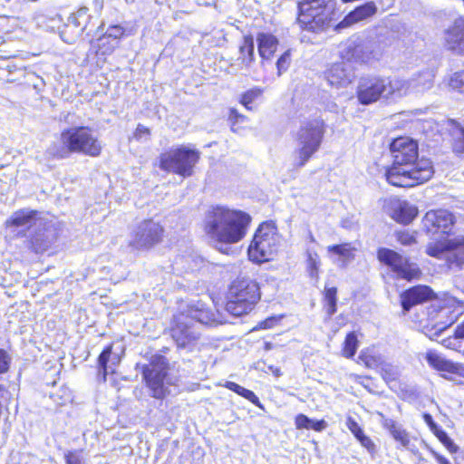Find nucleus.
Instances as JSON below:
<instances>
[{"mask_svg": "<svg viewBox=\"0 0 464 464\" xmlns=\"http://www.w3.org/2000/svg\"><path fill=\"white\" fill-rule=\"evenodd\" d=\"M393 163L387 169V181L396 187L411 188L430 180L434 169L430 160L419 159L418 143L406 137L395 139L390 146Z\"/></svg>", "mask_w": 464, "mask_h": 464, "instance_id": "nucleus-1", "label": "nucleus"}, {"mask_svg": "<svg viewBox=\"0 0 464 464\" xmlns=\"http://www.w3.org/2000/svg\"><path fill=\"white\" fill-rule=\"evenodd\" d=\"M250 222L251 217L242 210L214 206L205 214L204 229L210 239L221 245L219 251L226 253L222 246L241 241Z\"/></svg>", "mask_w": 464, "mask_h": 464, "instance_id": "nucleus-2", "label": "nucleus"}, {"mask_svg": "<svg viewBox=\"0 0 464 464\" xmlns=\"http://www.w3.org/2000/svg\"><path fill=\"white\" fill-rule=\"evenodd\" d=\"M410 83L397 77L365 74L359 78L356 97L360 104L370 105L380 100L401 98L408 94Z\"/></svg>", "mask_w": 464, "mask_h": 464, "instance_id": "nucleus-3", "label": "nucleus"}, {"mask_svg": "<svg viewBox=\"0 0 464 464\" xmlns=\"http://www.w3.org/2000/svg\"><path fill=\"white\" fill-rule=\"evenodd\" d=\"M335 7L334 0H301L296 23L302 30L322 33L331 26Z\"/></svg>", "mask_w": 464, "mask_h": 464, "instance_id": "nucleus-4", "label": "nucleus"}, {"mask_svg": "<svg viewBox=\"0 0 464 464\" xmlns=\"http://www.w3.org/2000/svg\"><path fill=\"white\" fill-rule=\"evenodd\" d=\"M261 297L258 284L250 278L235 280L229 288L226 310L234 316L248 314Z\"/></svg>", "mask_w": 464, "mask_h": 464, "instance_id": "nucleus-5", "label": "nucleus"}, {"mask_svg": "<svg viewBox=\"0 0 464 464\" xmlns=\"http://www.w3.org/2000/svg\"><path fill=\"white\" fill-rule=\"evenodd\" d=\"M324 132V122L321 119H314L301 125L296 133L297 148L293 162L295 168L304 167L319 150Z\"/></svg>", "mask_w": 464, "mask_h": 464, "instance_id": "nucleus-6", "label": "nucleus"}, {"mask_svg": "<svg viewBox=\"0 0 464 464\" xmlns=\"http://www.w3.org/2000/svg\"><path fill=\"white\" fill-rule=\"evenodd\" d=\"M279 236L273 222L261 224L256 231L248 247L249 259L255 263H263L272 258L277 251Z\"/></svg>", "mask_w": 464, "mask_h": 464, "instance_id": "nucleus-7", "label": "nucleus"}, {"mask_svg": "<svg viewBox=\"0 0 464 464\" xmlns=\"http://www.w3.org/2000/svg\"><path fill=\"white\" fill-rule=\"evenodd\" d=\"M198 160V150L180 147L160 154L159 167L164 171L187 178L193 174V169Z\"/></svg>", "mask_w": 464, "mask_h": 464, "instance_id": "nucleus-8", "label": "nucleus"}, {"mask_svg": "<svg viewBox=\"0 0 464 464\" xmlns=\"http://www.w3.org/2000/svg\"><path fill=\"white\" fill-rule=\"evenodd\" d=\"M62 140L69 145L72 152H80L91 157L101 154L102 146L89 127H72L62 132Z\"/></svg>", "mask_w": 464, "mask_h": 464, "instance_id": "nucleus-9", "label": "nucleus"}, {"mask_svg": "<svg viewBox=\"0 0 464 464\" xmlns=\"http://www.w3.org/2000/svg\"><path fill=\"white\" fill-rule=\"evenodd\" d=\"M163 227L151 219L140 222L130 235L129 246L137 250L149 249L160 242Z\"/></svg>", "mask_w": 464, "mask_h": 464, "instance_id": "nucleus-10", "label": "nucleus"}, {"mask_svg": "<svg viewBox=\"0 0 464 464\" xmlns=\"http://www.w3.org/2000/svg\"><path fill=\"white\" fill-rule=\"evenodd\" d=\"M342 60L351 63H367L374 58L373 43L358 36L349 38L340 47Z\"/></svg>", "mask_w": 464, "mask_h": 464, "instance_id": "nucleus-11", "label": "nucleus"}, {"mask_svg": "<svg viewBox=\"0 0 464 464\" xmlns=\"http://www.w3.org/2000/svg\"><path fill=\"white\" fill-rule=\"evenodd\" d=\"M377 257L381 263L390 266L399 278L411 280L420 274L416 264L411 263L394 250L381 247L377 251Z\"/></svg>", "mask_w": 464, "mask_h": 464, "instance_id": "nucleus-12", "label": "nucleus"}, {"mask_svg": "<svg viewBox=\"0 0 464 464\" xmlns=\"http://www.w3.org/2000/svg\"><path fill=\"white\" fill-rule=\"evenodd\" d=\"M176 324L171 329V336L178 347L189 348L199 337V332L194 323L188 316L180 314L176 317Z\"/></svg>", "mask_w": 464, "mask_h": 464, "instance_id": "nucleus-13", "label": "nucleus"}, {"mask_svg": "<svg viewBox=\"0 0 464 464\" xmlns=\"http://www.w3.org/2000/svg\"><path fill=\"white\" fill-rule=\"evenodd\" d=\"M423 227L428 234H449L454 224L453 216L447 210L428 211L422 219Z\"/></svg>", "mask_w": 464, "mask_h": 464, "instance_id": "nucleus-14", "label": "nucleus"}, {"mask_svg": "<svg viewBox=\"0 0 464 464\" xmlns=\"http://www.w3.org/2000/svg\"><path fill=\"white\" fill-rule=\"evenodd\" d=\"M325 78L332 86L345 87L355 79V69L352 64L342 60L331 65L325 72Z\"/></svg>", "mask_w": 464, "mask_h": 464, "instance_id": "nucleus-15", "label": "nucleus"}, {"mask_svg": "<svg viewBox=\"0 0 464 464\" xmlns=\"http://www.w3.org/2000/svg\"><path fill=\"white\" fill-rule=\"evenodd\" d=\"M445 47L457 53H464V18H456L444 31Z\"/></svg>", "mask_w": 464, "mask_h": 464, "instance_id": "nucleus-16", "label": "nucleus"}, {"mask_svg": "<svg viewBox=\"0 0 464 464\" xmlns=\"http://www.w3.org/2000/svg\"><path fill=\"white\" fill-rule=\"evenodd\" d=\"M436 298V294L428 285H419L413 286L401 295V303L405 313L419 304Z\"/></svg>", "mask_w": 464, "mask_h": 464, "instance_id": "nucleus-17", "label": "nucleus"}, {"mask_svg": "<svg viewBox=\"0 0 464 464\" xmlns=\"http://www.w3.org/2000/svg\"><path fill=\"white\" fill-rule=\"evenodd\" d=\"M387 208L392 218L404 225L410 224L418 215L417 207L406 200L391 199Z\"/></svg>", "mask_w": 464, "mask_h": 464, "instance_id": "nucleus-18", "label": "nucleus"}, {"mask_svg": "<svg viewBox=\"0 0 464 464\" xmlns=\"http://www.w3.org/2000/svg\"><path fill=\"white\" fill-rule=\"evenodd\" d=\"M377 6L373 1L366 2L348 13L337 24L336 28L341 29L351 26L359 22L367 20L377 13Z\"/></svg>", "mask_w": 464, "mask_h": 464, "instance_id": "nucleus-19", "label": "nucleus"}, {"mask_svg": "<svg viewBox=\"0 0 464 464\" xmlns=\"http://www.w3.org/2000/svg\"><path fill=\"white\" fill-rule=\"evenodd\" d=\"M121 355L113 350V344L106 346L98 358L99 372L102 377L117 374Z\"/></svg>", "mask_w": 464, "mask_h": 464, "instance_id": "nucleus-20", "label": "nucleus"}, {"mask_svg": "<svg viewBox=\"0 0 464 464\" xmlns=\"http://www.w3.org/2000/svg\"><path fill=\"white\" fill-rule=\"evenodd\" d=\"M136 368L141 369L142 377H167L170 366L165 356L155 354L150 363H137Z\"/></svg>", "mask_w": 464, "mask_h": 464, "instance_id": "nucleus-21", "label": "nucleus"}, {"mask_svg": "<svg viewBox=\"0 0 464 464\" xmlns=\"http://www.w3.org/2000/svg\"><path fill=\"white\" fill-rule=\"evenodd\" d=\"M183 314L185 316H188V320L194 323L196 326L197 324L205 325H216L218 324L216 314L201 303L189 305Z\"/></svg>", "mask_w": 464, "mask_h": 464, "instance_id": "nucleus-22", "label": "nucleus"}, {"mask_svg": "<svg viewBox=\"0 0 464 464\" xmlns=\"http://www.w3.org/2000/svg\"><path fill=\"white\" fill-rule=\"evenodd\" d=\"M382 425L401 448L414 452V446L411 443V435L401 424H399L392 419L383 418Z\"/></svg>", "mask_w": 464, "mask_h": 464, "instance_id": "nucleus-23", "label": "nucleus"}, {"mask_svg": "<svg viewBox=\"0 0 464 464\" xmlns=\"http://www.w3.org/2000/svg\"><path fill=\"white\" fill-rule=\"evenodd\" d=\"M87 27V23L72 14L67 20L64 30L61 32V37L65 43L72 44L80 37Z\"/></svg>", "mask_w": 464, "mask_h": 464, "instance_id": "nucleus-24", "label": "nucleus"}, {"mask_svg": "<svg viewBox=\"0 0 464 464\" xmlns=\"http://www.w3.org/2000/svg\"><path fill=\"white\" fill-rule=\"evenodd\" d=\"M257 49L263 60H269L274 56L277 46V38L268 33H258L256 35Z\"/></svg>", "mask_w": 464, "mask_h": 464, "instance_id": "nucleus-25", "label": "nucleus"}, {"mask_svg": "<svg viewBox=\"0 0 464 464\" xmlns=\"http://www.w3.org/2000/svg\"><path fill=\"white\" fill-rule=\"evenodd\" d=\"M450 247V266L462 267L464 266V237L448 239Z\"/></svg>", "mask_w": 464, "mask_h": 464, "instance_id": "nucleus-26", "label": "nucleus"}, {"mask_svg": "<svg viewBox=\"0 0 464 464\" xmlns=\"http://www.w3.org/2000/svg\"><path fill=\"white\" fill-rule=\"evenodd\" d=\"M38 211L31 210L28 208L20 209L15 211L10 219L6 221L7 226H14L16 227H29L35 224L37 219Z\"/></svg>", "mask_w": 464, "mask_h": 464, "instance_id": "nucleus-27", "label": "nucleus"}, {"mask_svg": "<svg viewBox=\"0 0 464 464\" xmlns=\"http://www.w3.org/2000/svg\"><path fill=\"white\" fill-rule=\"evenodd\" d=\"M242 68H249L255 61V40L252 35H245L243 43L239 46L237 58Z\"/></svg>", "mask_w": 464, "mask_h": 464, "instance_id": "nucleus-28", "label": "nucleus"}, {"mask_svg": "<svg viewBox=\"0 0 464 464\" xmlns=\"http://www.w3.org/2000/svg\"><path fill=\"white\" fill-rule=\"evenodd\" d=\"M354 248L351 246V244L344 243L340 245H333L327 247L328 253L338 256V259L335 261L338 266L345 267L354 258L353 255Z\"/></svg>", "mask_w": 464, "mask_h": 464, "instance_id": "nucleus-29", "label": "nucleus"}, {"mask_svg": "<svg viewBox=\"0 0 464 464\" xmlns=\"http://www.w3.org/2000/svg\"><path fill=\"white\" fill-rule=\"evenodd\" d=\"M426 360L432 368L439 371L455 373L458 370L457 365H455L452 362L446 360L445 358L433 352L427 353Z\"/></svg>", "mask_w": 464, "mask_h": 464, "instance_id": "nucleus-30", "label": "nucleus"}, {"mask_svg": "<svg viewBox=\"0 0 464 464\" xmlns=\"http://www.w3.org/2000/svg\"><path fill=\"white\" fill-rule=\"evenodd\" d=\"M98 33H104L112 42H116L120 45L121 38L130 35L131 33L121 24H110L105 28V23L102 22L97 29Z\"/></svg>", "mask_w": 464, "mask_h": 464, "instance_id": "nucleus-31", "label": "nucleus"}, {"mask_svg": "<svg viewBox=\"0 0 464 464\" xmlns=\"http://www.w3.org/2000/svg\"><path fill=\"white\" fill-rule=\"evenodd\" d=\"M72 153L69 145L62 139L60 141L53 142L45 150L44 158L47 160H62L67 158Z\"/></svg>", "mask_w": 464, "mask_h": 464, "instance_id": "nucleus-32", "label": "nucleus"}, {"mask_svg": "<svg viewBox=\"0 0 464 464\" xmlns=\"http://www.w3.org/2000/svg\"><path fill=\"white\" fill-rule=\"evenodd\" d=\"M324 299L325 301L326 319L329 320L337 311V288L325 284L324 290Z\"/></svg>", "mask_w": 464, "mask_h": 464, "instance_id": "nucleus-33", "label": "nucleus"}, {"mask_svg": "<svg viewBox=\"0 0 464 464\" xmlns=\"http://www.w3.org/2000/svg\"><path fill=\"white\" fill-rule=\"evenodd\" d=\"M382 361L383 358L382 355L371 349L361 351L358 356V363L364 365L366 368L376 370L377 372Z\"/></svg>", "mask_w": 464, "mask_h": 464, "instance_id": "nucleus-34", "label": "nucleus"}, {"mask_svg": "<svg viewBox=\"0 0 464 464\" xmlns=\"http://www.w3.org/2000/svg\"><path fill=\"white\" fill-rule=\"evenodd\" d=\"M450 125L454 152L464 153V127L455 120H450Z\"/></svg>", "mask_w": 464, "mask_h": 464, "instance_id": "nucleus-35", "label": "nucleus"}, {"mask_svg": "<svg viewBox=\"0 0 464 464\" xmlns=\"http://www.w3.org/2000/svg\"><path fill=\"white\" fill-rule=\"evenodd\" d=\"M405 81L410 83L409 91L412 89L415 92H423L425 90L431 88L433 75L431 72L427 71L419 74L417 78H412L409 81Z\"/></svg>", "mask_w": 464, "mask_h": 464, "instance_id": "nucleus-36", "label": "nucleus"}, {"mask_svg": "<svg viewBox=\"0 0 464 464\" xmlns=\"http://www.w3.org/2000/svg\"><path fill=\"white\" fill-rule=\"evenodd\" d=\"M426 253L432 257L445 259L450 265V247L448 246V239L444 242L438 241L430 244L426 248Z\"/></svg>", "mask_w": 464, "mask_h": 464, "instance_id": "nucleus-37", "label": "nucleus"}, {"mask_svg": "<svg viewBox=\"0 0 464 464\" xmlns=\"http://www.w3.org/2000/svg\"><path fill=\"white\" fill-rule=\"evenodd\" d=\"M146 386L149 388L151 395L157 399H162L167 394L170 393V391L166 386L165 379H144Z\"/></svg>", "mask_w": 464, "mask_h": 464, "instance_id": "nucleus-38", "label": "nucleus"}, {"mask_svg": "<svg viewBox=\"0 0 464 464\" xmlns=\"http://www.w3.org/2000/svg\"><path fill=\"white\" fill-rule=\"evenodd\" d=\"M97 43L98 52L102 55H110L119 47V44L116 42H112L104 33H101L97 38Z\"/></svg>", "mask_w": 464, "mask_h": 464, "instance_id": "nucleus-39", "label": "nucleus"}, {"mask_svg": "<svg viewBox=\"0 0 464 464\" xmlns=\"http://www.w3.org/2000/svg\"><path fill=\"white\" fill-rule=\"evenodd\" d=\"M359 345L355 332L349 333L343 342V355L346 358H352L356 353Z\"/></svg>", "mask_w": 464, "mask_h": 464, "instance_id": "nucleus-40", "label": "nucleus"}, {"mask_svg": "<svg viewBox=\"0 0 464 464\" xmlns=\"http://www.w3.org/2000/svg\"><path fill=\"white\" fill-rule=\"evenodd\" d=\"M50 398L58 405H64L72 401V394L68 387L61 385L59 390L50 392Z\"/></svg>", "mask_w": 464, "mask_h": 464, "instance_id": "nucleus-41", "label": "nucleus"}, {"mask_svg": "<svg viewBox=\"0 0 464 464\" xmlns=\"http://www.w3.org/2000/svg\"><path fill=\"white\" fill-rule=\"evenodd\" d=\"M53 240V236L39 233L33 237L32 243L34 246L36 251H44L49 247Z\"/></svg>", "mask_w": 464, "mask_h": 464, "instance_id": "nucleus-42", "label": "nucleus"}, {"mask_svg": "<svg viewBox=\"0 0 464 464\" xmlns=\"http://www.w3.org/2000/svg\"><path fill=\"white\" fill-rule=\"evenodd\" d=\"M262 94V90L260 88H253L246 92H244L241 96L240 102L248 110H251V104L255 100H256Z\"/></svg>", "mask_w": 464, "mask_h": 464, "instance_id": "nucleus-43", "label": "nucleus"}, {"mask_svg": "<svg viewBox=\"0 0 464 464\" xmlns=\"http://www.w3.org/2000/svg\"><path fill=\"white\" fill-rule=\"evenodd\" d=\"M450 86L460 93H464V71L455 72L450 80Z\"/></svg>", "mask_w": 464, "mask_h": 464, "instance_id": "nucleus-44", "label": "nucleus"}, {"mask_svg": "<svg viewBox=\"0 0 464 464\" xmlns=\"http://www.w3.org/2000/svg\"><path fill=\"white\" fill-rule=\"evenodd\" d=\"M308 270L311 277H318V269L320 266L319 256L316 253H308Z\"/></svg>", "mask_w": 464, "mask_h": 464, "instance_id": "nucleus-45", "label": "nucleus"}, {"mask_svg": "<svg viewBox=\"0 0 464 464\" xmlns=\"http://www.w3.org/2000/svg\"><path fill=\"white\" fill-rule=\"evenodd\" d=\"M400 368L398 365H395L390 362H387L383 359L382 365H380L378 372L389 376L397 375L400 373Z\"/></svg>", "mask_w": 464, "mask_h": 464, "instance_id": "nucleus-46", "label": "nucleus"}, {"mask_svg": "<svg viewBox=\"0 0 464 464\" xmlns=\"http://www.w3.org/2000/svg\"><path fill=\"white\" fill-rule=\"evenodd\" d=\"M11 362V355L5 349H0V374H5L8 372Z\"/></svg>", "mask_w": 464, "mask_h": 464, "instance_id": "nucleus-47", "label": "nucleus"}, {"mask_svg": "<svg viewBox=\"0 0 464 464\" xmlns=\"http://www.w3.org/2000/svg\"><path fill=\"white\" fill-rule=\"evenodd\" d=\"M291 63L290 52L285 51L277 60L276 67L278 71V75H280L283 72H285Z\"/></svg>", "mask_w": 464, "mask_h": 464, "instance_id": "nucleus-48", "label": "nucleus"}, {"mask_svg": "<svg viewBox=\"0 0 464 464\" xmlns=\"http://www.w3.org/2000/svg\"><path fill=\"white\" fill-rule=\"evenodd\" d=\"M358 440L361 443V445L367 450V451L371 454V456L374 457L377 450H376V445L372 441V440L370 437L363 434L358 439Z\"/></svg>", "mask_w": 464, "mask_h": 464, "instance_id": "nucleus-49", "label": "nucleus"}, {"mask_svg": "<svg viewBox=\"0 0 464 464\" xmlns=\"http://www.w3.org/2000/svg\"><path fill=\"white\" fill-rule=\"evenodd\" d=\"M397 240L404 246H411L416 243L415 236L408 231L398 232Z\"/></svg>", "mask_w": 464, "mask_h": 464, "instance_id": "nucleus-50", "label": "nucleus"}, {"mask_svg": "<svg viewBox=\"0 0 464 464\" xmlns=\"http://www.w3.org/2000/svg\"><path fill=\"white\" fill-rule=\"evenodd\" d=\"M346 425L349 430L354 435V437L358 440L362 435H363V430L357 423L355 420L352 417H348L346 420Z\"/></svg>", "mask_w": 464, "mask_h": 464, "instance_id": "nucleus-51", "label": "nucleus"}, {"mask_svg": "<svg viewBox=\"0 0 464 464\" xmlns=\"http://www.w3.org/2000/svg\"><path fill=\"white\" fill-rule=\"evenodd\" d=\"M295 422L297 429L310 430V426L311 423L313 422V420L304 414H298L295 417Z\"/></svg>", "mask_w": 464, "mask_h": 464, "instance_id": "nucleus-52", "label": "nucleus"}, {"mask_svg": "<svg viewBox=\"0 0 464 464\" xmlns=\"http://www.w3.org/2000/svg\"><path fill=\"white\" fill-rule=\"evenodd\" d=\"M242 397L246 398L249 401H251L253 404L256 405L260 409H263V405L261 404L259 399L256 396V394L247 389H245L242 395Z\"/></svg>", "mask_w": 464, "mask_h": 464, "instance_id": "nucleus-53", "label": "nucleus"}, {"mask_svg": "<svg viewBox=\"0 0 464 464\" xmlns=\"http://www.w3.org/2000/svg\"><path fill=\"white\" fill-rule=\"evenodd\" d=\"M423 420L425 423L430 427V430L435 433L440 428L435 423V421L432 419V416L429 413L423 414Z\"/></svg>", "mask_w": 464, "mask_h": 464, "instance_id": "nucleus-54", "label": "nucleus"}, {"mask_svg": "<svg viewBox=\"0 0 464 464\" xmlns=\"http://www.w3.org/2000/svg\"><path fill=\"white\" fill-rule=\"evenodd\" d=\"M65 459L67 464H82L79 455L74 452H68Z\"/></svg>", "mask_w": 464, "mask_h": 464, "instance_id": "nucleus-55", "label": "nucleus"}, {"mask_svg": "<svg viewBox=\"0 0 464 464\" xmlns=\"http://www.w3.org/2000/svg\"><path fill=\"white\" fill-rule=\"evenodd\" d=\"M149 134H150V130L147 127H145L142 124H138L135 133H134V136L136 139H140L144 135H149Z\"/></svg>", "mask_w": 464, "mask_h": 464, "instance_id": "nucleus-56", "label": "nucleus"}, {"mask_svg": "<svg viewBox=\"0 0 464 464\" xmlns=\"http://www.w3.org/2000/svg\"><path fill=\"white\" fill-rule=\"evenodd\" d=\"M226 387L228 388L229 390L235 392L238 395H242L244 390L246 389L233 382H227Z\"/></svg>", "mask_w": 464, "mask_h": 464, "instance_id": "nucleus-57", "label": "nucleus"}, {"mask_svg": "<svg viewBox=\"0 0 464 464\" xmlns=\"http://www.w3.org/2000/svg\"><path fill=\"white\" fill-rule=\"evenodd\" d=\"M326 428V422L324 420H314L311 423L310 430H314L315 431H321Z\"/></svg>", "mask_w": 464, "mask_h": 464, "instance_id": "nucleus-58", "label": "nucleus"}, {"mask_svg": "<svg viewBox=\"0 0 464 464\" xmlns=\"http://www.w3.org/2000/svg\"><path fill=\"white\" fill-rule=\"evenodd\" d=\"M76 16L82 19L84 23H88L90 19V15L88 14V8L87 7H81L77 10L76 13H74Z\"/></svg>", "mask_w": 464, "mask_h": 464, "instance_id": "nucleus-59", "label": "nucleus"}, {"mask_svg": "<svg viewBox=\"0 0 464 464\" xmlns=\"http://www.w3.org/2000/svg\"><path fill=\"white\" fill-rule=\"evenodd\" d=\"M436 437L440 440V441L442 444H445L446 442H449V440L450 439L448 434L442 430L441 429H439L435 433Z\"/></svg>", "mask_w": 464, "mask_h": 464, "instance_id": "nucleus-60", "label": "nucleus"}, {"mask_svg": "<svg viewBox=\"0 0 464 464\" xmlns=\"http://www.w3.org/2000/svg\"><path fill=\"white\" fill-rule=\"evenodd\" d=\"M276 321L277 320L275 317L267 318L260 324V327L263 329L272 328Z\"/></svg>", "mask_w": 464, "mask_h": 464, "instance_id": "nucleus-61", "label": "nucleus"}, {"mask_svg": "<svg viewBox=\"0 0 464 464\" xmlns=\"http://www.w3.org/2000/svg\"><path fill=\"white\" fill-rule=\"evenodd\" d=\"M92 6L95 12L100 13L103 8V0H92Z\"/></svg>", "mask_w": 464, "mask_h": 464, "instance_id": "nucleus-62", "label": "nucleus"}, {"mask_svg": "<svg viewBox=\"0 0 464 464\" xmlns=\"http://www.w3.org/2000/svg\"><path fill=\"white\" fill-rule=\"evenodd\" d=\"M455 336L456 338H464V322L456 328Z\"/></svg>", "mask_w": 464, "mask_h": 464, "instance_id": "nucleus-63", "label": "nucleus"}, {"mask_svg": "<svg viewBox=\"0 0 464 464\" xmlns=\"http://www.w3.org/2000/svg\"><path fill=\"white\" fill-rule=\"evenodd\" d=\"M450 452H456L458 450V446L452 441L451 439L449 440V442L443 444Z\"/></svg>", "mask_w": 464, "mask_h": 464, "instance_id": "nucleus-64", "label": "nucleus"}]
</instances>
